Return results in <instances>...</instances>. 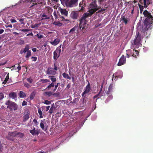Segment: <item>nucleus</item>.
<instances>
[{
	"label": "nucleus",
	"mask_w": 153,
	"mask_h": 153,
	"mask_svg": "<svg viewBox=\"0 0 153 153\" xmlns=\"http://www.w3.org/2000/svg\"><path fill=\"white\" fill-rule=\"evenodd\" d=\"M54 70L56 71H57L58 70V68L57 67V66L56 64V62H54V68H53Z\"/></svg>",
	"instance_id": "nucleus-40"
},
{
	"label": "nucleus",
	"mask_w": 153,
	"mask_h": 153,
	"mask_svg": "<svg viewBox=\"0 0 153 153\" xmlns=\"http://www.w3.org/2000/svg\"><path fill=\"white\" fill-rule=\"evenodd\" d=\"M138 6L140 8V12L141 13L143 11V7H144L143 6L141 5V4H138Z\"/></svg>",
	"instance_id": "nucleus-38"
},
{
	"label": "nucleus",
	"mask_w": 153,
	"mask_h": 153,
	"mask_svg": "<svg viewBox=\"0 0 153 153\" xmlns=\"http://www.w3.org/2000/svg\"><path fill=\"white\" fill-rule=\"evenodd\" d=\"M10 22L12 23H16L17 22L14 19H11Z\"/></svg>",
	"instance_id": "nucleus-59"
},
{
	"label": "nucleus",
	"mask_w": 153,
	"mask_h": 153,
	"mask_svg": "<svg viewBox=\"0 0 153 153\" xmlns=\"http://www.w3.org/2000/svg\"><path fill=\"white\" fill-rule=\"evenodd\" d=\"M17 68L18 71H20L21 69V66L20 65H19L17 67Z\"/></svg>",
	"instance_id": "nucleus-64"
},
{
	"label": "nucleus",
	"mask_w": 153,
	"mask_h": 153,
	"mask_svg": "<svg viewBox=\"0 0 153 153\" xmlns=\"http://www.w3.org/2000/svg\"><path fill=\"white\" fill-rule=\"evenodd\" d=\"M79 14V12L78 11H74L71 12L70 16L71 18L75 20L77 19Z\"/></svg>",
	"instance_id": "nucleus-11"
},
{
	"label": "nucleus",
	"mask_w": 153,
	"mask_h": 153,
	"mask_svg": "<svg viewBox=\"0 0 153 153\" xmlns=\"http://www.w3.org/2000/svg\"><path fill=\"white\" fill-rule=\"evenodd\" d=\"M7 63V62H4L3 63V62H0V66L1 65H5Z\"/></svg>",
	"instance_id": "nucleus-61"
},
{
	"label": "nucleus",
	"mask_w": 153,
	"mask_h": 153,
	"mask_svg": "<svg viewBox=\"0 0 153 153\" xmlns=\"http://www.w3.org/2000/svg\"><path fill=\"white\" fill-rule=\"evenodd\" d=\"M126 57L124 55H122L117 63V65L118 66H121L125 64L126 63Z\"/></svg>",
	"instance_id": "nucleus-12"
},
{
	"label": "nucleus",
	"mask_w": 153,
	"mask_h": 153,
	"mask_svg": "<svg viewBox=\"0 0 153 153\" xmlns=\"http://www.w3.org/2000/svg\"><path fill=\"white\" fill-rule=\"evenodd\" d=\"M59 10L62 15L67 16L68 15V11L65 9H62L60 7L59 8Z\"/></svg>",
	"instance_id": "nucleus-16"
},
{
	"label": "nucleus",
	"mask_w": 153,
	"mask_h": 153,
	"mask_svg": "<svg viewBox=\"0 0 153 153\" xmlns=\"http://www.w3.org/2000/svg\"><path fill=\"white\" fill-rule=\"evenodd\" d=\"M24 85L27 88H29L31 86L28 83L25 82L24 83Z\"/></svg>",
	"instance_id": "nucleus-39"
},
{
	"label": "nucleus",
	"mask_w": 153,
	"mask_h": 153,
	"mask_svg": "<svg viewBox=\"0 0 153 153\" xmlns=\"http://www.w3.org/2000/svg\"><path fill=\"white\" fill-rule=\"evenodd\" d=\"M31 59H33L32 61H35L37 59V58L36 56H32L31 57Z\"/></svg>",
	"instance_id": "nucleus-52"
},
{
	"label": "nucleus",
	"mask_w": 153,
	"mask_h": 153,
	"mask_svg": "<svg viewBox=\"0 0 153 153\" xmlns=\"http://www.w3.org/2000/svg\"><path fill=\"white\" fill-rule=\"evenodd\" d=\"M133 47L134 49H133L132 52H131V56L133 57L137 58V56L139 54V52L138 51H137L135 50H134V49H135L136 47H135L134 46H133Z\"/></svg>",
	"instance_id": "nucleus-14"
},
{
	"label": "nucleus",
	"mask_w": 153,
	"mask_h": 153,
	"mask_svg": "<svg viewBox=\"0 0 153 153\" xmlns=\"http://www.w3.org/2000/svg\"><path fill=\"white\" fill-rule=\"evenodd\" d=\"M106 1V0H98V1L101 4L102 3Z\"/></svg>",
	"instance_id": "nucleus-57"
},
{
	"label": "nucleus",
	"mask_w": 153,
	"mask_h": 153,
	"mask_svg": "<svg viewBox=\"0 0 153 153\" xmlns=\"http://www.w3.org/2000/svg\"><path fill=\"white\" fill-rule=\"evenodd\" d=\"M114 89V86L113 84H111L109 85L108 90L106 92L107 95L111 94L112 92H113Z\"/></svg>",
	"instance_id": "nucleus-17"
},
{
	"label": "nucleus",
	"mask_w": 153,
	"mask_h": 153,
	"mask_svg": "<svg viewBox=\"0 0 153 153\" xmlns=\"http://www.w3.org/2000/svg\"><path fill=\"white\" fill-rule=\"evenodd\" d=\"M40 129H36L35 128L32 130H30V132L33 136L38 135L39 133Z\"/></svg>",
	"instance_id": "nucleus-15"
},
{
	"label": "nucleus",
	"mask_w": 153,
	"mask_h": 153,
	"mask_svg": "<svg viewBox=\"0 0 153 153\" xmlns=\"http://www.w3.org/2000/svg\"><path fill=\"white\" fill-rule=\"evenodd\" d=\"M38 112L40 116L39 117L40 118H42L43 117V116H42V112L41 111V110L40 109H39L38 111Z\"/></svg>",
	"instance_id": "nucleus-41"
},
{
	"label": "nucleus",
	"mask_w": 153,
	"mask_h": 153,
	"mask_svg": "<svg viewBox=\"0 0 153 153\" xmlns=\"http://www.w3.org/2000/svg\"><path fill=\"white\" fill-rule=\"evenodd\" d=\"M27 105V102H26V101L25 100L23 101L22 103V105L23 106H24Z\"/></svg>",
	"instance_id": "nucleus-55"
},
{
	"label": "nucleus",
	"mask_w": 153,
	"mask_h": 153,
	"mask_svg": "<svg viewBox=\"0 0 153 153\" xmlns=\"http://www.w3.org/2000/svg\"><path fill=\"white\" fill-rule=\"evenodd\" d=\"M113 96L111 95H109L108 98L106 100V101L108 102L109 100H111L113 99Z\"/></svg>",
	"instance_id": "nucleus-45"
},
{
	"label": "nucleus",
	"mask_w": 153,
	"mask_h": 153,
	"mask_svg": "<svg viewBox=\"0 0 153 153\" xmlns=\"http://www.w3.org/2000/svg\"><path fill=\"white\" fill-rule=\"evenodd\" d=\"M59 84H60V83H58L56 85H55V88H54V89L53 90V91H56V89L57 88Z\"/></svg>",
	"instance_id": "nucleus-47"
},
{
	"label": "nucleus",
	"mask_w": 153,
	"mask_h": 153,
	"mask_svg": "<svg viewBox=\"0 0 153 153\" xmlns=\"http://www.w3.org/2000/svg\"><path fill=\"white\" fill-rule=\"evenodd\" d=\"M16 136V131L11 132L8 133L6 138L9 140L13 141L14 140V137Z\"/></svg>",
	"instance_id": "nucleus-7"
},
{
	"label": "nucleus",
	"mask_w": 153,
	"mask_h": 153,
	"mask_svg": "<svg viewBox=\"0 0 153 153\" xmlns=\"http://www.w3.org/2000/svg\"><path fill=\"white\" fill-rule=\"evenodd\" d=\"M90 16H90V15H88L87 12L83 14L80 20L79 27L80 29L82 27V30H83L85 29L84 26L85 25L86 23V19Z\"/></svg>",
	"instance_id": "nucleus-4"
},
{
	"label": "nucleus",
	"mask_w": 153,
	"mask_h": 153,
	"mask_svg": "<svg viewBox=\"0 0 153 153\" xmlns=\"http://www.w3.org/2000/svg\"><path fill=\"white\" fill-rule=\"evenodd\" d=\"M36 36H37V37L39 39H41L43 37V35L40 34L39 33H38L36 35Z\"/></svg>",
	"instance_id": "nucleus-48"
},
{
	"label": "nucleus",
	"mask_w": 153,
	"mask_h": 153,
	"mask_svg": "<svg viewBox=\"0 0 153 153\" xmlns=\"http://www.w3.org/2000/svg\"><path fill=\"white\" fill-rule=\"evenodd\" d=\"M55 51H57V52L59 53V54L60 55L61 52V50L60 49H58L57 48L55 50Z\"/></svg>",
	"instance_id": "nucleus-58"
},
{
	"label": "nucleus",
	"mask_w": 153,
	"mask_h": 153,
	"mask_svg": "<svg viewBox=\"0 0 153 153\" xmlns=\"http://www.w3.org/2000/svg\"><path fill=\"white\" fill-rule=\"evenodd\" d=\"M30 30L29 29H22L21 30L22 32H27L29 31Z\"/></svg>",
	"instance_id": "nucleus-53"
},
{
	"label": "nucleus",
	"mask_w": 153,
	"mask_h": 153,
	"mask_svg": "<svg viewBox=\"0 0 153 153\" xmlns=\"http://www.w3.org/2000/svg\"><path fill=\"white\" fill-rule=\"evenodd\" d=\"M31 55V51H30L27 52L26 54L25 57L26 58H28Z\"/></svg>",
	"instance_id": "nucleus-37"
},
{
	"label": "nucleus",
	"mask_w": 153,
	"mask_h": 153,
	"mask_svg": "<svg viewBox=\"0 0 153 153\" xmlns=\"http://www.w3.org/2000/svg\"><path fill=\"white\" fill-rule=\"evenodd\" d=\"M78 0H70L66 3V5L68 7H72L76 6L78 4Z\"/></svg>",
	"instance_id": "nucleus-6"
},
{
	"label": "nucleus",
	"mask_w": 153,
	"mask_h": 153,
	"mask_svg": "<svg viewBox=\"0 0 153 153\" xmlns=\"http://www.w3.org/2000/svg\"><path fill=\"white\" fill-rule=\"evenodd\" d=\"M77 28V27L75 26L73 28H72L71 29V30L69 32L70 33L72 32L73 33H74V32L75 31L76 28Z\"/></svg>",
	"instance_id": "nucleus-43"
},
{
	"label": "nucleus",
	"mask_w": 153,
	"mask_h": 153,
	"mask_svg": "<svg viewBox=\"0 0 153 153\" xmlns=\"http://www.w3.org/2000/svg\"><path fill=\"white\" fill-rule=\"evenodd\" d=\"M39 82L42 83H46L50 82V80L48 79H41L40 80Z\"/></svg>",
	"instance_id": "nucleus-27"
},
{
	"label": "nucleus",
	"mask_w": 153,
	"mask_h": 153,
	"mask_svg": "<svg viewBox=\"0 0 153 153\" xmlns=\"http://www.w3.org/2000/svg\"><path fill=\"white\" fill-rule=\"evenodd\" d=\"M29 46L28 45H27L23 50V52H24V53H25L27 52L30 51L29 50Z\"/></svg>",
	"instance_id": "nucleus-26"
},
{
	"label": "nucleus",
	"mask_w": 153,
	"mask_h": 153,
	"mask_svg": "<svg viewBox=\"0 0 153 153\" xmlns=\"http://www.w3.org/2000/svg\"><path fill=\"white\" fill-rule=\"evenodd\" d=\"M48 125L45 121V120L41 121L40 124V128L44 131H46L48 128Z\"/></svg>",
	"instance_id": "nucleus-9"
},
{
	"label": "nucleus",
	"mask_w": 153,
	"mask_h": 153,
	"mask_svg": "<svg viewBox=\"0 0 153 153\" xmlns=\"http://www.w3.org/2000/svg\"><path fill=\"white\" fill-rule=\"evenodd\" d=\"M60 41V40L59 39L56 38L54 40V41H51L50 42L51 45L54 46H55L59 43Z\"/></svg>",
	"instance_id": "nucleus-18"
},
{
	"label": "nucleus",
	"mask_w": 153,
	"mask_h": 153,
	"mask_svg": "<svg viewBox=\"0 0 153 153\" xmlns=\"http://www.w3.org/2000/svg\"><path fill=\"white\" fill-rule=\"evenodd\" d=\"M58 53L57 51H55L53 52V59L56 60L59 56V54L58 55Z\"/></svg>",
	"instance_id": "nucleus-22"
},
{
	"label": "nucleus",
	"mask_w": 153,
	"mask_h": 153,
	"mask_svg": "<svg viewBox=\"0 0 153 153\" xmlns=\"http://www.w3.org/2000/svg\"><path fill=\"white\" fill-rule=\"evenodd\" d=\"M41 18V20H45L50 19L49 17L48 16V15H46L45 13H43V14L42 15Z\"/></svg>",
	"instance_id": "nucleus-24"
},
{
	"label": "nucleus",
	"mask_w": 153,
	"mask_h": 153,
	"mask_svg": "<svg viewBox=\"0 0 153 153\" xmlns=\"http://www.w3.org/2000/svg\"><path fill=\"white\" fill-rule=\"evenodd\" d=\"M44 103L47 105L50 104L51 103V102L50 101L45 100V101Z\"/></svg>",
	"instance_id": "nucleus-49"
},
{
	"label": "nucleus",
	"mask_w": 153,
	"mask_h": 153,
	"mask_svg": "<svg viewBox=\"0 0 153 153\" xmlns=\"http://www.w3.org/2000/svg\"><path fill=\"white\" fill-rule=\"evenodd\" d=\"M36 95V92L33 91V92H32V93L31 94L30 98V100H33V98H34V97Z\"/></svg>",
	"instance_id": "nucleus-33"
},
{
	"label": "nucleus",
	"mask_w": 153,
	"mask_h": 153,
	"mask_svg": "<svg viewBox=\"0 0 153 153\" xmlns=\"http://www.w3.org/2000/svg\"><path fill=\"white\" fill-rule=\"evenodd\" d=\"M107 7H106L105 8H103L102 9L100 7V10H99L97 13H100L103 14L105 13V11L106 10Z\"/></svg>",
	"instance_id": "nucleus-34"
},
{
	"label": "nucleus",
	"mask_w": 153,
	"mask_h": 153,
	"mask_svg": "<svg viewBox=\"0 0 153 153\" xmlns=\"http://www.w3.org/2000/svg\"><path fill=\"white\" fill-rule=\"evenodd\" d=\"M84 5V4H83L82 1L80 2L79 4V7L80 9L79 10V11H81L84 10V8L83 7Z\"/></svg>",
	"instance_id": "nucleus-23"
},
{
	"label": "nucleus",
	"mask_w": 153,
	"mask_h": 153,
	"mask_svg": "<svg viewBox=\"0 0 153 153\" xmlns=\"http://www.w3.org/2000/svg\"><path fill=\"white\" fill-rule=\"evenodd\" d=\"M5 104L7 105V108L9 109V111H13L17 110L18 108V105L15 102L8 100L6 101Z\"/></svg>",
	"instance_id": "nucleus-3"
},
{
	"label": "nucleus",
	"mask_w": 153,
	"mask_h": 153,
	"mask_svg": "<svg viewBox=\"0 0 153 153\" xmlns=\"http://www.w3.org/2000/svg\"><path fill=\"white\" fill-rule=\"evenodd\" d=\"M27 81L30 83H32L33 82V79L31 78L30 77L27 79Z\"/></svg>",
	"instance_id": "nucleus-44"
},
{
	"label": "nucleus",
	"mask_w": 153,
	"mask_h": 153,
	"mask_svg": "<svg viewBox=\"0 0 153 153\" xmlns=\"http://www.w3.org/2000/svg\"><path fill=\"white\" fill-rule=\"evenodd\" d=\"M39 24H35L33 25L32 26L31 28H33L36 27H38L39 26Z\"/></svg>",
	"instance_id": "nucleus-46"
},
{
	"label": "nucleus",
	"mask_w": 153,
	"mask_h": 153,
	"mask_svg": "<svg viewBox=\"0 0 153 153\" xmlns=\"http://www.w3.org/2000/svg\"><path fill=\"white\" fill-rule=\"evenodd\" d=\"M69 135L68 133L63 134L58 139V140L61 141V143H62L65 140H66L69 137Z\"/></svg>",
	"instance_id": "nucleus-13"
},
{
	"label": "nucleus",
	"mask_w": 153,
	"mask_h": 153,
	"mask_svg": "<svg viewBox=\"0 0 153 153\" xmlns=\"http://www.w3.org/2000/svg\"><path fill=\"white\" fill-rule=\"evenodd\" d=\"M53 106L49 110V113L51 114L53 113Z\"/></svg>",
	"instance_id": "nucleus-50"
},
{
	"label": "nucleus",
	"mask_w": 153,
	"mask_h": 153,
	"mask_svg": "<svg viewBox=\"0 0 153 153\" xmlns=\"http://www.w3.org/2000/svg\"><path fill=\"white\" fill-rule=\"evenodd\" d=\"M29 115L30 114L28 112H27L23 116V122H25L28 119L29 117Z\"/></svg>",
	"instance_id": "nucleus-19"
},
{
	"label": "nucleus",
	"mask_w": 153,
	"mask_h": 153,
	"mask_svg": "<svg viewBox=\"0 0 153 153\" xmlns=\"http://www.w3.org/2000/svg\"><path fill=\"white\" fill-rule=\"evenodd\" d=\"M56 71L53 68L51 67H49L48 68L46 71L47 74L54 76L56 75Z\"/></svg>",
	"instance_id": "nucleus-10"
},
{
	"label": "nucleus",
	"mask_w": 153,
	"mask_h": 153,
	"mask_svg": "<svg viewBox=\"0 0 153 153\" xmlns=\"http://www.w3.org/2000/svg\"><path fill=\"white\" fill-rule=\"evenodd\" d=\"M9 79V74H8L7 76H6V77L5 79V80L4 81L2 82V84H5L6 83L7 81H8V79Z\"/></svg>",
	"instance_id": "nucleus-35"
},
{
	"label": "nucleus",
	"mask_w": 153,
	"mask_h": 153,
	"mask_svg": "<svg viewBox=\"0 0 153 153\" xmlns=\"http://www.w3.org/2000/svg\"><path fill=\"white\" fill-rule=\"evenodd\" d=\"M18 136V137L22 138L24 137V134L21 132H16V136Z\"/></svg>",
	"instance_id": "nucleus-36"
},
{
	"label": "nucleus",
	"mask_w": 153,
	"mask_h": 153,
	"mask_svg": "<svg viewBox=\"0 0 153 153\" xmlns=\"http://www.w3.org/2000/svg\"><path fill=\"white\" fill-rule=\"evenodd\" d=\"M103 84L102 83V85H101V87L100 88V90L99 91L101 93V92H102V88L103 87Z\"/></svg>",
	"instance_id": "nucleus-62"
},
{
	"label": "nucleus",
	"mask_w": 153,
	"mask_h": 153,
	"mask_svg": "<svg viewBox=\"0 0 153 153\" xmlns=\"http://www.w3.org/2000/svg\"><path fill=\"white\" fill-rule=\"evenodd\" d=\"M96 0H93L91 3L90 4L89 6V13H88L90 16H91L100 7L98 6L96 3Z\"/></svg>",
	"instance_id": "nucleus-1"
},
{
	"label": "nucleus",
	"mask_w": 153,
	"mask_h": 153,
	"mask_svg": "<svg viewBox=\"0 0 153 153\" xmlns=\"http://www.w3.org/2000/svg\"><path fill=\"white\" fill-rule=\"evenodd\" d=\"M91 90V85L89 82L88 81V84L85 88L84 91L82 94V97H83L85 94L88 93Z\"/></svg>",
	"instance_id": "nucleus-8"
},
{
	"label": "nucleus",
	"mask_w": 153,
	"mask_h": 153,
	"mask_svg": "<svg viewBox=\"0 0 153 153\" xmlns=\"http://www.w3.org/2000/svg\"><path fill=\"white\" fill-rule=\"evenodd\" d=\"M49 78H50V79L51 80V81L52 82V83H53L55 82L56 81V78L55 77V76H49Z\"/></svg>",
	"instance_id": "nucleus-29"
},
{
	"label": "nucleus",
	"mask_w": 153,
	"mask_h": 153,
	"mask_svg": "<svg viewBox=\"0 0 153 153\" xmlns=\"http://www.w3.org/2000/svg\"><path fill=\"white\" fill-rule=\"evenodd\" d=\"M114 76L115 79H116V80H117L118 79V78L119 77V76H116V74H114L113 76Z\"/></svg>",
	"instance_id": "nucleus-60"
},
{
	"label": "nucleus",
	"mask_w": 153,
	"mask_h": 153,
	"mask_svg": "<svg viewBox=\"0 0 153 153\" xmlns=\"http://www.w3.org/2000/svg\"><path fill=\"white\" fill-rule=\"evenodd\" d=\"M54 83H51L47 87L46 89L48 90H50L52 87H54Z\"/></svg>",
	"instance_id": "nucleus-32"
},
{
	"label": "nucleus",
	"mask_w": 153,
	"mask_h": 153,
	"mask_svg": "<svg viewBox=\"0 0 153 153\" xmlns=\"http://www.w3.org/2000/svg\"><path fill=\"white\" fill-rule=\"evenodd\" d=\"M144 3V7L145 8H146L147 7V0H143Z\"/></svg>",
	"instance_id": "nucleus-51"
},
{
	"label": "nucleus",
	"mask_w": 153,
	"mask_h": 153,
	"mask_svg": "<svg viewBox=\"0 0 153 153\" xmlns=\"http://www.w3.org/2000/svg\"><path fill=\"white\" fill-rule=\"evenodd\" d=\"M143 14L145 17L146 18L144 20V23L146 25L152 24L153 22V17L150 13L147 10H145Z\"/></svg>",
	"instance_id": "nucleus-2"
},
{
	"label": "nucleus",
	"mask_w": 153,
	"mask_h": 153,
	"mask_svg": "<svg viewBox=\"0 0 153 153\" xmlns=\"http://www.w3.org/2000/svg\"><path fill=\"white\" fill-rule=\"evenodd\" d=\"M4 97V95L3 93H0V101L2 100Z\"/></svg>",
	"instance_id": "nucleus-42"
},
{
	"label": "nucleus",
	"mask_w": 153,
	"mask_h": 153,
	"mask_svg": "<svg viewBox=\"0 0 153 153\" xmlns=\"http://www.w3.org/2000/svg\"><path fill=\"white\" fill-rule=\"evenodd\" d=\"M5 27H10V28H12V25L10 24V25H6Z\"/></svg>",
	"instance_id": "nucleus-63"
},
{
	"label": "nucleus",
	"mask_w": 153,
	"mask_h": 153,
	"mask_svg": "<svg viewBox=\"0 0 153 153\" xmlns=\"http://www.w3.org/2000/svg\"><path fill=\"white\" fill-rule=\"evenodd\" d=\"M9 97L12 98L13 99H15L16 98L17 95L16 93L12 92L9 94Z\"/></svg>",
	"instance_id": "nucleus-20"
},
{
	"label": "nucleus",
	"mask_w": 153,
	"mask_h": 153,
	"mask_svg": "<svg viewBox=\"0 0 153 153\" xmlns=\"http://www.w3.org/2000/svg\"><path fill=\"white\" fill-rule=\"evenodd\" d=\"M102 96V94L100 92H99L96 95L93 97V98L94 99L97 98L95 101V102H97V100L99 99L100 97H101Z\"/></svg>",
	"instance_id": "nucleus-21"
},
{
	"label": "nucleus",
	"mask_w": 153,
	"mask_h": 153,
	"mask_svg": "<svg viewBox=\"0 0 153 153\" xmlns=\"http://www.w3.org/2000/svg\"><path fill=\"white\" fill-rule=\"evenodd\" d=\"M33 122L36 125H37L38 122H37V121L36 120V119H34L33 120Z\"/></svg>",
	"instance_id": "nucleus-56"
},
{
	"label": "nucleus",
	"mask_w": 153,
	"mask_h": 153,
	"mask_svg": "<svg viewBox=\"0 0 153 153\" xmlns=\"http://www.w3.org/2000/svg\"><path fill=\"white\" fill-rule=\"evenodd\" d=\"M62 76L64 78H67L69 79H71V77H70L68 74L65 73H64L62 74Z\"/></svg>",
	"instance_id": "nucleus-30"
},
{
	"label": "nucleus",
	"mask_w": 153,
	"mask_h": 153,
	"mask_svg": "<svg viewBox=\"0 0 153 153\" xmlns=\"http://www.w3.org/2000/svg\"><path fill=\"white\" fill-rule=\"evenodd\" d=\"M121 20L123 21L126 24L128 22L127 19L125 18V17L124 16H121Z\"/></svg>",
	"instance_id": "nucleus-31"
},
{
	"label": "nucleus",
	"mask_w": 153,
	"mask_h": 153,
	"mask_svg": "<svg viewBox=\"0 0 153 153\" xmlns=\"http://www.w3.org/2000/svg\"><path fill=\"white\" fill-rule=\"evenodd\" d=\"M24 19H21L19 20V21L21 22V23L22 24H24Z\"/></svg>",
	"instance_id": "nucleus-54"
},
{
	"label": "nucleus",
	"mask_w": 153,
	"mask_h": 153,
	"mask_svg": "<svg viewBox=\"0 0 153 153\" xmlns=\"http://www.w3.org/2000/svg\"><path fill=\"white\" fill-rule=\"evenodd\" d=\"M141 39V35L139 32L136 34V37L134 41L132 43L133 46L138 48Z\"/></svg>",
	"instance_id": "nucleus-5"
},
{
	"label": "nucleus",
	"mask_w": 153,
	"mask_h": 153,
	"mask_svg": "<svg viewBox=\"0 0 153 153\" xmlns=\"http://www.w3.org/2000/svg\"><path fill=\"white\" fill-rule=\"evenodd\" d=\"M45 94L48 95V97H50L52 95H55L56 94V93L53 94V93L51 91L45 92Z\"/></svg>",
	"instance_id": "nucleus-28"
},
{
	"label": "nucleus",
	"mask_w": 153,
	"mask_h": 153,
	"mask_svg": "<svg viewBox=\"0 0 153 153\" xmlns=\"http://www.w3.org/2000/svg\"><path fill=\"white\" fill-rule=\"evenodd\" d=\"M26 96L25 93L22 91H20L19 93V96L20 98H24Z\"/></svg>",
	"instance_id": "nucleus-25"
}]
</instances>
